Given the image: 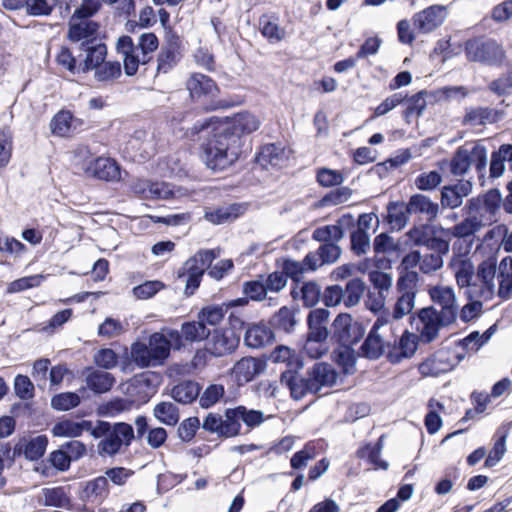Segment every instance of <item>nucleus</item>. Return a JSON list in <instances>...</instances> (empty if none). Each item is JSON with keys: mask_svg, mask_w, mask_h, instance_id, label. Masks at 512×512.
I'll use <instances>...</instances> for the list:
<instances>
[{"mask_svg": "<svg viewBox=\"0 0 512 512\" xmlns=\"http://www.w3.org/2000/svg\"><path fill=\"white\" fill-rule=\"evenodd\" d=\"M247 427L254 428L264 421V414L260 410L248 409L243 405L234 408H227L224 415L208 413L201 424L202 428L219 438H232L241 433V423Z\"/></svg>", "mask_w": 512, "mask_h": 512, "instance_id": "f257e3e1", "label": "nucleus"}, {"mask_svg": "<svg viewBox=\"0 0 512 512\" xmlns=\"http://www.w3.org/2000/svg\"><path fill=\"white\" fill-rule=\"evenodd\" d=\"M92 437L101 439L97 445V451L101 456L113 457L120 453L123 446L128 447L135 439L133 426L126 422L110 423L97 420Z\"/></svg>", "mask_w": 512, "mask_h": 512, "instance_id": "f03ea898", "label": "nucleus"}, {"mask_svg": "<svg viewBox=\"0 0 512 512\" xmlns=\"http://www.w3.org/2000/svg\"><path fill=\"white\" fill-rule=\"evenodd\" d=\"M463 50L467 61L486 66L502 67L507 58L503 45L484 35L467 39Z\"/></svg>", "mask_w": 512, "mask_h": 512, "instance_id": "7ed1b4c3", "label": "nucleus"}, {"mask_svg": "<svg viewBox=\"0 0 512 512\" xmlns=\"http://www.w3.org/2000/svg\"><path fill=\"white\" fill-rule=\"evenodd\" d=\"M352 316L340 313L333 321L332 339L337 344L332 352L335 364L347 374L352 369Z\"/></svg>", "mask_w": 512, "mask_h": 512, "instance_id": "20e7f679", "label": "nucleus"}, {"mask_svg": "<svg viewBox=\"0 0 512 512\" xmlns=\"http://www.w3.org/2000/svg\"><path fill=\"white\" fill-rule=\"evenodd\" d=\"M187 89L192 100L200 103L207 111L228 106L221 101H214L219 94V88L215 81L207 75L194 73L187 81Z\"/></svg>", "mask_w": 512, "mask_h": 512, "instance_id": "39448f33", "label": "nucleus"}, {"mask_svg": "<svg viewBox=\"0 0 512 512\" xmlns=\"http://www.w3.org/2000/svg\"><path fill=\"white\" fill-rule=\"evenodd\" d=\"M417 286L418 283H416L414 274L398 276L396 282L397 300L392 312L393 319H402L412 312L418 291Z\"/></svg>", "mask_w": 512, "mask_h": 512, "instance_id": "423d86ee", "label": "nucleus"}, {"mask_svg": "<svg viewBox=\"0 0 512 512\" xmlns=\"http://www.w3.org/2000/svg\"><path fill=\"white\" fill-rule=\"evenodd\" d=\"M167 335L174 343V350L179 351L185 347V343H198L207 340L211 335V329L204 326L201 321H185L180 330L168 329Z\"/></svg>", "mask_w": 512, "mask_h": 512, "instance_id": "0eeeda50", "label": "nucleus"}, {"mask_svg": "<svg viewBox=\"0 0 512 512\" xmlns=\"http://www.w3.org/2000/svg\"><path fill=\"white\" fill-rule=\"evenodd\" d=\"M417 317L422 324V328L419 329L420 336L426 343L432 342L438 336L440 328L454 323L445 320L433 306L420 309Z\"/></svg>", "mask_w": 512, "mask_h": 512, "instance_id": "6e6552de", "label": "nucleus"}, {"mask_svg": "<svg viewBox=\"0 0 512 512\" xmlns=\"http://www.w3.org/2000/svg\"><path fill=\"white\" fill-rule=\"evenodd\" d=\"M211 338L208 340L207 350L215 357L231 354L236 350L240 342V336L233 330L226 328L211 330Z\"/></svg>", "mask_w": 512, "mask_h": 512, "instance_id": "1a4fd4ad", "label": "nucleus"}, {"mask_svg": "<svg viewBox=\"0 0 512 512\" xmlns=\"http://www.w3.org/2000/svg\"><path fill=\"white\" fill-rule=\"evenodd\" d=\"M446 15V8L444 6L431 5L415 13L412 17V22L419 33L427 34L441 26Z\"/></svg>", "mask_w": 512, "mask_h": 512, "instance_id": "9d476101", "label": "nucleus"}, {"mask_svg": "<svg viewBox=\"0 0 512 512\" xmlns=\"http://www.w3.org/2000/svg\"><path fill=\"white\" fill-rule=\"evenodd\" d=\"M418 347V337L405 331L393 344H387L386 358L391 364H398L404 359L411 358Z\"/></svg>", "mask_w": 512, "mask_h": 512, "instance_id": "9b49d317", "label": "nucleus"}, {"mask_svg": "<svg viewBox=\"0 0 512 512\" xmlns=\"http://www.w3.org/2000/svg\"><path fill=\"white\" fill-rule=\"evenodd\" d=\"M201 148L204 163L213 171H223L232 166L239 158L236 154L223 151L207 139L201 145Z\"/></svg>", "mask_w": 512, "mask_h": 512, "instance_id": "f8f14e48", "label": "nucleus"}, {"mask_svg": "<svg viewBox=\"0 0 512 512\" xmlns=\"http://www.w3.org/2000/svg\"><path fill=\"white\" fill-rule=\"evenodd\" d=\"M429 295L434 304L440 307L439 313L448 322H455L458 314L455 294L452 288L434 286L429 289Z\"/></svg>", "mask_w": 512, "mask_h": 512, "instance_id": "ddd939ff", "label": "nucleus"}, {"mask_svg": "<svg viewBox=\"0 0 512 512\" xmlns=\"http://www.w3.org/2000/svg\"><path fill=\"white\" fill-rule=\"evenodd\" d=\"M483 220L478 215L466 216L462 221L450 228H441V232L449 238L463 239L472 245L475 235L484 227Z\"/></svg>", "mask_w": 512, "mask_h": 512, "instance_id": "4468645a", "label": "nucleus"}, {"mask_svg": "<svg viewBox=\"0 0 512 512\" xmlns=\"http://www.w3.org/2000/svg\"><path fill=\"white\" fill-rule=\"evenodd\" d=\"M100 25L94 20H77L71 17L68 22L67 39L73 43H84L85 41L94 42L98 40V31Z\"/></svg>", "mask_w": 512, "mask_h": 512, "instance_id": "2eb2a0df", "label": "nucleus"}, {"mask_svg": "<svg viewBox=\"0 0 512 512\" xmlns=\"http://www.w3.org/2000/svg\"><path fill=\"white\" fill-rule=\"evenodd\" d=\"M299 370L286 369L281 372L280 382L285 385L289 391L291 397L299 401L307 394H317V388H313L310 384L308 377H302L298 375Z\"/></svg>", "mask_w": 512, "mask_h": 512, "instance_id": "dca6fc26", "label": "nucleus"}, {"mask_svg": "<svg viewBox=\"0 0 512 512\" xmlns=\"http://www.w3.org/2000/svg\"><path fill=\"white\" fill-rule=\"evenodd\" d=\"M471 191L472 183L464 179L455 184L443 186L440 199L442 208L455 209L460 207L464 197H467Z\"/></svg>", "mask_w": 512, "mask_h": 512, "instance_id": "f3484780", "label": "nucleus"}, {"mask_svg": "<svg viewBox=\"0 0 512 512\" xmlns=\"http://www.w3.org/2000/svg\"><path fill=\"white\" fill-rule=\"evenodd\" d=\"M207 140L211 141L225 152L228 151L229 153L236 154L238 157L241 154L243 142L240 141V137L237 133H233L225 124L214 127Z\"/></svg>", "mask_w": 512, "mask_h": 512, "instance_id": "a211bd4d", "label": "nucleus"}, {"mask_svg": "<svg viewBox=\"0 0 512 512\" xmlns=\"http://www.w3.org/2000/svg\"><path fill=\"white\" fill-rule=\"evenodd\" d=\"M79 50L86 54L82 63V74H86L97 66H100L106 59L107 46L101 39L94 40V42L85 41L79 44Z\"/></svg>", "mask_w": 512, "mask_h": 512, "instance_id": "6ab92c4d", "label": "nucleus"}, {"mask_svg": "<svg viewBox=\"0 0 512 512\" xmlns=\"http://www.w3.org/2000/svg\"><path fill=\"white\" fill-rule=\"evenodd\" d=\"M497 260L489 257L482 261L477 267L476 278L481 283L478 296L489 300L494 294V277L496 274Z\"/></svg>", "mask_w": 512, "mask_h": 512, "instance_id": "aec40b11", "label": "nucleus"}, {"mask_svg": "<svg viewBox=\"0 0 512 512\" xmlns=\"http://www.w3.org/2000/svg\"><path fill=\"white\" fill-rule=\"evenodd\" d=\"M88 175L103 181H118L121 179L119 164L111 158L98 157L88 165Z\"/></svg>", "mask_w": 512, "mask_h": 512, "instance_id": "412c9836", "label": "nucleus"}, {"mask_svg": "<svg viewBox=\"0 0 512 512\" xmlns=\"http://www.w3.org/2000/svg\"><path fill=\"white\" fill-rule=\"evenodd\" d=\"M109 495L107 477L98 476L87 481L79 491V499L84 503L101 504Z\"/></svg>", "mask_w": 512, "mask_h": 512, "instance_id": "4be33fe9", "label": "nucleus"}, {"mask_svg": "<svg viewBox=\"0 0 512 512\" xmlns=\"http://www.w3.org/2000/svg\"><path fill=\"white\" fill-rule=\"evenodd\" d=\"M83 375L87 388L94 394L109 392L116 382L115 377L110 372L93 367L85 368Z\"/></svg>", "mask_w": 512, "mask_h": 512, "instance_id": "5701e85b", "label": "nucleus"}, {"mask_svg": "<svg viewBox=\"0 0 512 512\" xmlns=\"http://www.w3.org/2000/svg\"><path fill=\"white\" fill-rule=\"evenodd\" d=\"M384 324L381 318H378L373 324L368 336L359 348L358 355L368 359H379L385 352V344L378 329Z\"/></svg>", "mask_w": 512, "mask_h": 512, "instance_id": "b1692460", "label": "nucleus"}, {"mask_svg": "<svg viewBox=\"0 0 512 512\" xmlns=\"http://www.w3.org/2000/svg\"><path fill=\"white\" fill-rule=\"evenodd\" d=\"M453 364L449 361L447 351H437L427 357L418 365L419 373L424 376H438L452 370Z\"/></svg>", "mask_w": 512, "mask_h": 512, "instance_id": "393cba45", "label": "nucleus"}, {"mask_svg": "<svg viewBox=\"0 0 512 512\" xmlns=\"http://www.w3.org/2000/svg\"><path fill=\"white\" fill-rule=\"evenodd\" d=\"M307 375L313 388H317V393H319L323 387L333 386L338 377L336 370L326 362L315 363L307 372Z\"/></svg>", "mask_w": 512, "mask_h": 512, "instance_id": "a878e982", "label": "nucleus"}, {"mask_svg": "<svg viewBox=\"0 0 512 512\" xmlns=\"http://www.w3.org/2000/svg\"><path fill=\"white\" fill-rule=\"evenodd\" d=\"M93 422L90 420H82L80 422L73 421L65 418L54 424L51 433L54 437H80L84 431H87L92 436Z\"/></svg>", "mask_w": 512, "mask_h": 512, "instance_id": "bb28decb", "label": "nucleus"}, {"mask_svg": "<svg viewBox=\"0 0 512 512\" xmlns=\"http://www.w3.org/2000/svg\"><path fill=\"white\" fill-rule=\"evenodd\" d=\"M275 336L272 329L264 323H255L246 329L244 343L254 349L262 348L273 342Z\"/></svg>", "mask_w": 512, "mask_h": 512, "instance_id": "cd10ccee", "label": "nucleus"}, {"mask_svg": "<svg viewBox=\"0 0 512 512\" xmlns=\"http://www.w3.org/2000/svg\"><path fill=\"white\" fill-rule=\"evenodd\" d=\"M407 204L411 215H420L428 223L435 220L439 212V205L424 194L412 195Z\"/></svg>", "mask_w": 512, "mask_h": 512, "instance_id": "c85d7f7f", "label": "nucleus"}, {"mask_svg": "<svg viewBox=\"0 0 512 512\" xmlns=\"http://www.w3.org/2000/svg\"><path fill=\"white\" fill-rule=\"evenodd\" d=\"M411 215L408 204L403 201H391L387 205V214L384 221L392 231H399L405 227Z\"/></svg>", "mask_w": 512, "mask_h": 512, "instance_id": "c756f323", "label": "nucleus"}, {"mask_svg": "<svg viewBox=\"0 0 512 512\" xmlns=\"http://www.w3.org/2000/svg\"><path fill=\"white\" fill-rule=\"evenodd\" d=\"M148 347L158 366L163 365L174 349V343L169 336L161 332H154L148 338Z\"/></svg>", "mask_w": 512, "mask_h": 512, "instance_id": "7c9ffc66", "label": "nucleus"}, {"mask_svg": "<svg viewBox=\"0 0 512 512\" xmlns=\"http://www.w3.org/2000/svg\"><path fill=\"white\" fill-rule=\"evenodd\" d=\"M501 119V112L490 107H475L466 111L463 125L478 126L487 123L494 124Z\"/></svg>", "mask_w": 512, "mask_h": 512, "instance_id": "2f4dec72", "label": "nucleus"}, {"mask_svg": "<svg viewBox=\"0 0 512 512\" xmlns=\"http://www.w3.org/2000/svg\"><path fill=\"white\" fill-rule=\"evenodd\" d=\"M225 125L229 127L233 133H237L240 137V141H242L243 136L256 131L260 123L254 115L243 112L236 114L232 120L225 123Z\"/></svg>", "mask_w": 512, "mask_h": 512, "instance_id": "473e14b6", "label": "nucleus"}, {"mask_svg": "<svg viewBox=\"0 0 512 512\" xmlns=\"http://www.w3.org/2000/svg\"><path fill=\"white\" fill-rule=\"evenodd\" d=\"M243 212L240 204H231L218 207L216 209L206 210L204 218L213 225H220L238 218Z\"/></svg>", "mask_w": 512, "mask_h": 512, "instance_id": "72a5a7b5", "label": "nucleus"}, {"mask_svg": "<svg viewBox=\"0 0 512 512\" xmlns=\"http://www.w3.org/2000/svg\"><path fill=\"white\" fill-rule=\"evenodd\" d=\"M201 386L193 380H184L171 390V397L180 404H191L200 394Z\"/></svg>", "mask_w": 512, "mask_h": 512, "instance_id": "f704fd0d", "label": "nucleus"}, {"mask_svg": "<svg viewBox=\"0 0 512 512\" xmlns=\"http://www.w3.org/2000/svg\"><path fill=\"white\" fill-rule=\"evenodd\" d=\"M344 297V303L347 307L352 306V279L348 280L345 285V294L339 285L328 286L323 294V303L327 307L338 305Z\"/></svg>", "mask_w": 512, "mask_h": 512, "instance_id": "c9c22d12", "label": "nucleus"}, {"mask_svg": "<svg viewBox=\"0 0 512 512\" xmlns=\"http://www.w3.org/2000/svg\"><path fill=\"white\" fill-rule=\"evenodd\" d=\"M509 427H500L494 435L493 447L485 459L484 466L487 468L494 467L500 462L506 453V439L508 437Z\"/></svg>", "mask_w": 512, "mask_h": 512, "instance_id": "e433bc0d", "label": "nucleus"}, {"mask_svg": "<svg viewBox=\"0 0 512 512\" xmlns=\"http://www.w3.org/2000/svg\"><path fill=\"white\" fill-rule=\"evenodd\" d=\"M133 405L134 400L132 399L114 397L98 405L96 413L100 417H115L122 412L130 411Z\"/></svg>", "mask_w": 512, "mask_h": 512, "instance_id": "4c0bfd02", "label": "nucleus"}, {"mask_svg": "<svg viewBox=\"0 0 512 512\" xmlns=\"http://www.w3.org/2000/svg\"><path fill=\"white\" fill-rule=\"evenodd\" d=\"M130 359L140 369L158 366L148 345L139 340L130 346Z\"/></svg>", "mask_w": 512, "mask_h": 512, "instance_id": "58836bf2", "label": "nucleus"}, {"mask_svg": "<svg viewBox=\"0 0 512 512\" xmlns=\"http://www.w3.org/2000/svg\"><path fill=\"white\" fill-rule=\"evenodd\" d=\"M48 442V437L44 434L33 437L21 443V455L29 461H37L45 454Z\"/></svg>", "mask_w": 512, "mask_h": 512, "instance_id": "ea45409f", "label": "nucleus"}, {"mask_svg": "<svg viewBox=\"0 0 512 512\" xmlns=\"http://www.w3.org/2000/svg\"><path fill=\"white\" fill-rule=\"evenodd\" d=\"M153 416L166 426H175L180 419L178 407L167 401H162L153 408Z\"/></svg>", "mask_w": 512, "mask_h": 512, "instance_id": "a19ab883", "label": "nucleus"}, {"mask_svg": "<svg viewBox=\"0 0 512 512\" xmlns=\"http://www.w3.org/2000/svg\"><path fill=\"white\" fill-rule=\"evenodd\" d=\"M259 25L261 34L270 42H279L284 38L285 32L280 28L277 16L262 15Z\"/></svg>", "mask_w": 512, "mask_h": 512, "instance_id": "79ce46f5", "label": "nucleus"}, {"mask_svg": "<svg viewBox=\"0 0 512 512\" xmlns=\"http://www.w3.org/2000/svg\"><path fill=\"white\" fill-rule=\"evenodd\" d=\"M425 92L420 91L411 97L406 94L404 102L405 108L402 111V116L406 123H411L412 118H418L423 110L426 108V101L424 98Z\"/></svg>", "mask_w": 512, "mask_h": 512, "instance_id": "37998d69", "label": "nucleus"}, {"mask_svg": "<svg viewBox=\"0 0 512 512\" xmlns=\"http://www.w3.org/2000/svg\"><path fill=\"white\" fill-rule=\"evenodd\" d=\"M226 313L227 310L223 303L220 305L212 304L202 307L197 314V318L206 327L216 326L224 319Z\"/></svg>", "mask_w": 512, "mask_h": 512, "instance_id": "c03bdc74", "label": "nucleus"}, {"mask_svg": "<svg viewBox=\"0 0 512 512\" xmlns=\"http://www.w3.org/2000/svg\"><path fill=\"white\" fill-rule=\"evenodd\" d=\"M270 325L285 333H291L296 325L293 310L287 306L281 307L270 319Z\"/></svg>", "mask_w": 512, "mask_h": 512, "instance_id": "a18cd8bd", "label": "nucleus"}, {"mask_svg": "<svg viewBox=\"0 0 512 512\" xmlns=\"http://www.w3.org/2000/svg\"><path fill=\"white\" fill-rule=\"evenodd\" d=\"M74 117L70 111L61 110L51 120L50 128L54 135L65 137L73 132Z\"/></svg>", "mask_w": 512, "mask_h": 512, "instance_id": "49530a36", "label": "nucleus"}, {"mask_svg": "<svg viewBox=\"0 0 512 512\" xmlns=\"http://www.w3.org/2000/svg\"><path fill=\"white\" fill-rule=\"evenodd\" d=\"M284 158V149L275 143H270L261 147L257 161L263 166H279Z\"/></svg>", "mask_w": 512, "mask_h": 512, "instance_id": "de8ad7c7", "label": "nucleus"}, {"mask_svg": "<svg viewBox=\"0 0 512 512\" xmlns=\"http://www.w3.org/2000/svg\"><path fill=\"white\" fill-rule=\"evenodd\" d=\"M270 358L273 362H283L287 364V369L300 370L303 368V362L298 358L295 351L287 346H277L271 353Z\"/></svg>", "mask_w": 512, "mask_h": 512, "instance_id": "09e8293b", "label": "nucleus"}, {"mask_svg": "<svg viewBox=\"0 0 512 512\" xmlns=\"http://www.w3.org/2000/svg\"><path fill=\"white\" fill-rule=\"evenodd\" d=\"M471 166V153L464 147H459L450 160V172L454 176L464 175Z\"/></svg>", "mask_w": 512, "mask_h": 512, "instance_id": "8fccbe9b", "label": "nucleus"}, {"mask_svg": "<svg viewBox=\"0 0 512 512\" xmlns=\"http://www.w3.org/2000/svg\"><path fill=\"white\" fill-rule=\"evenodd\" d=\"M44 505L56 508H66L70 504V498L62 486L43 489Z\"/></svg>", "mask_w": 512, "mask_h": 512, "instance_id": "3c124183", "label": "nucleus"}, {"mask_svg": "<svg viewBox=\"0 0 512 512\" xmlns=\"http://www.w3.org/2000/svg\"><path fill=\"white\" fill-rule=\"evenodd\" d=\"M81 403V398L76 392H62L51 398V407L57 411H68L76 408Z\"/></svg>", "mask_w": 512, "mask_h": 512, "instance_id": "603ef678", "label": "nucleus"}, {"mask_svg": "<svg viewBox=\"0 0 512 512\" xmlns=\"http://www.w3.org/2000/svg\"><path fill=\"white\" fill-rule=\"evenodd\" d=\"M181 59V52L161 48L157 57V72L168 73Z\"/></svg>", "mask_w": 512, "mask_h": 512, "instance_id": "864d4df0", "label": "nucleus"}, {"mask_svg": "<svg viewBox=\"0 0 512 512\" xmlns=\"http://www.w3.org/2000/svg\"><path fill=\"white\" fill-rule=\"evenodd\" d=\"M56 62L73 75L82 73V63H77L76 57L66 46L61 47L60 51L56 55Z\"/></svg>", "mask_w": 512, "mask_h": 512, "instance_id": "5fc2aeb1", "label": "nucleus"}, {"mask_svg": "<svg viewBox=\"0 0 512 512\" xmlns=\"http://www.w3.org/2000/svg\"><path fill=\"white\" fill-rule=\"evenodd\" d=\"M60 0H28L26 14L29 16H49Z\"/></svg>", "mask_w": 512, "mask_h": 512, "instance_id": "6e6d98bb", "label": "nucleus"}, {"mask_svg": "<svg viewBox=\"0 0 512 512\" xmlns=\"http://www.w3.org/2000/svg\"><path fill=\"white\" fill-rule=\"evenodd\" d=\"M94 77L99 82H106L118 78L121 75V65L118 61L103 62L94 69Z\"/></svg>", "mask_w": 512, "mask_h": 512, "instance_id": "4d7b16f0", "label": "nucleus"}, {"mask_svg": "<svg viewBox=\"0 0 512 512\" xmlns=\"http://www.w3.org/2000/svg\"><path fill=\"white\" fill-rule=\"evenodd\" d=\"M343 237V230L338 225H326L318 227L313 231L312 238L318 242L332 243Z\"/></svg>", "mask_w": 512, "mask_h": 512, "instance_id": "13d9d810", "label": "nucleus"}, {"mask_svg": "<svg viewBox=\"0 0 512 512\" xmlns=\"http://www.w3.org/2000/svg\"><path fill=\"white\" fill-rule=\"evenodd\" d=\"M118 355L111 348H101L93 356L95 365L102 370H110L117 366Z\"/></svg>", "mask_w": 512, "mask_h": 512, "instance_id": "bf43d9fd", "label": "nucleus"}, {"mask_svg": "<svg viewBox=\"0 0 512 512\" xmlns=\"http://www.w3.org/2000/svg\"><path fill=\"white\" fill-rule=\"evenodd\" d=\"M352 192L347 187L336 188L326 193L318 202L319 207H329L346 202Z\"/></svg>", "mask_w": 512, "mask_h": 512, "instance_id": "052dcab7", "label": "nucleus"}, {"mask_svg": "<svg viewBox=\"0 0 512 512\" xmlns=\"http://www.w3.org/2000/svg\"><path fill=\"white\" fill-rule=\"evenodd\" d=\"M242 292L251 301H262L267 298L265 283L261 280L245 281L242 285Z\"/></svg>", "mask_w": 512, "mask_h": 512, "instance_id": "680f3d73", "label": "nucleus"}, {"mask_svg": "<svg viewBox=\"0 0 512 512\" xmlns=\"http://www.w3.org/2000/svg\"><path fill=\"white\" fill-rule=\"evenodd\" d=\"M406 100V94L403 92H396L387 98H385L378 106L373 110V117H380L399 105H403Z\"/></svg>", "mask_w": 512, "mask_h": 512, "instance_id": "e2e57ef3", "label": "nucleus"}, {"mask_svg": "<svg viewBox=\"0 0 512 512\" xmlns=\"http://www.w3.org/2000/svg\"><path fill=\"white\" fill-rule=\"evenodd\" d=\"M491 92L497 96L512 94V70L500 75L497 79L491 81L488 85Z\"/></svg>", "mask_w": 512, "mask_h": 512, "instance_id": "0e129e2a", "label": "nucleus"}, {"mask_svg": "<svg viewBox=\"0 0 512 512\" xmlns=\"http://www.w3.org/2000/svg\"><path fill=\"white\" fill-rule=\"evenodd\" d=\"M442 182V176L438 171L420 173L415 178V186L422 191H430L438 187Z\"/></svg>", "mask_w": 512, "mask_h": 512, "instance_id": "69168bd1", "label": "nucleus"}, {"mask_svg": "<svg viewBox=\"0 0 512 512\" xmlns=\"http://www.w3.org/2000/svg\"><path fill=\"white\" fill-rule=\"evenodd\" d=\"M14 392L21 400H30L34 397V384L28 376L18 374L14 378Z\"/></svg>", "mask_w": 512, "mask_h": 512, "instance_id": "338daca9", "label": "nucleus"}, {"mask_svg": "<svg viewBox=\"0 0 512 512\" xmlns=\"http://www.w3.org/2000/svg\"><path fill=\"white\" fill-rule=\"evenodd\" d=\"M433 234H435V228L428 223L414 226L407 233L414 244L424 246Z\"/></svg>", "mask_w": 512, "mask_h": 512, "instance_id": "774afa93", "label": "nucleus"}]
</instances>
